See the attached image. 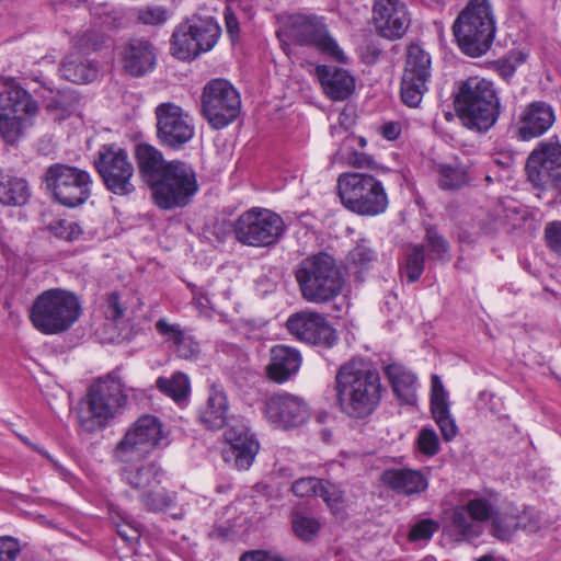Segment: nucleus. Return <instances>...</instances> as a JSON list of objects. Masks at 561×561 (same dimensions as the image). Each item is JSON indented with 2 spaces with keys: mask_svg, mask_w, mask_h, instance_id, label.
Wrapping results in <instances>:
<instances>
[{
  "mask_svg": "<svg viewBox=\"0 0 561 561\" xmlns=\"http://www.w3.org/2000/svg\"><path fill=\"white\" fill-rule=\"evenodd\" d=\"M291 33L295 44L316 48L321 55L340 64L348 62L337 42L330 35L325 23L317 15L299 16L293 25Z\"/></svg>",
  "mask_w": 561,
  "mask_h": 561,
  "instance_id": "18",
  "label": "nucleus"
},
{
  "mask_svg": "<svg viewBox=\"0 0 561 561\" xmlns=\"http://www.w3.org/2000/svg\"><path fill=\"white\" fill-rule=\"evenodd\" d=\"M300 352L291 346L277 344L270 351V363L265 371L270 380L284 383L295 376L301 366Z\"/></svg>",
  "mask_w": 561,
  "mask_h": 561,
  "instance_id": "30",
  "label": "nucleus"
},
{
  "mask_svg": "<svg viewBox=\"0 0 561 561\" xmlns=\"http://www.w3.org/2000/svg\"><path fill=\"white\" fill-rule=\"evenodd\" d=\"M286 328L298 340L322 350L332 348L339 341L336 330L318 312H296L287 319Z\"/></svg>",
  "mask_w": 561,
  "mask_h": 561,
  "instance_id": "19",
  "label": "nucleus"
},
{
  "mask_svg": "<svg viewBox=\"0 0 561 561\" xmlns=\"http://www.w3.org/2000/svg\"><path fill=\"white\" fill-rule=\"evenodd\" d=\"M380 482L398 495L413 496L428 488L427 477L417 469L389 468L380 474Z\"/></svg>",
  "mask_w": 561,
  "mask_h": 561,
  "instance_id": "26",
  "label": "nucleus"
},
{
  "mask_svg": "<svg viewBox=\"0 0 561 561\" xmlns=\"http://www.w3.org/2000/svg\"><path fill=\"white\" fill-rule=\"evenodd\" d=\"M556 122L554 110L545 101L529 103L517 126V137L523 141L538 138L546 134Z\"/></svg>",
  "mask_w": 561,
  "mask_h": 561,
  "instance_id": "24",
  "label": "nucleus"
},
{
  "mask_svg": "<svg viewBox=\"0 0 561 561\" xmlns=\"http://www.w3.org/2000/svg\"><path fill=\"white\" fill-rule=\"evenodd\" d=\"M121 462L124 463L119 470L121 480L139 494L161 484L164 471L157 461L134 462V460H128Z\"/></svg>",
  "mask_w": 561,
  "mask_h": 561,
  "instance_id": "28",
  "label": "nucleus"
},
{
  "mask_svg": "<svg viewBox=\"0 0 561 561\" xmlns=\"http://www.w3.org/2000/svg\"><path fill=\"white\" fill-rule=\"evenodd\" d=\"M449 405L448 391L445 389L444 383L438 375H432L431 377V399L430 408H439Z\"/></svg>",
  "mask_w": 561,
  "mask_h": 561,
  "instance_id": "59",
  "label": "nucleus"
},
{
  "mask_svg": "<svg viewBox=\"0 0 561 561\" xmlns=\"http://www.w3.org/2000/svg\"><path fill=\"white\" fill-rule=\"evenodd\" d=\"M431 56L419 44H410L401 79L400 98L409 107H417L427 91L431 78Z\"/></svg>",
  "mask_w": 561,
  "mask_h": 561,
  "instance_id": "16",
  "label": "nucleus"
},
{
  "mask_svg": "<svg viewBox=\"0 0 561 561\" xmlns=\"http://www.w3.org/2000/svg\"><path fill=\"white\" fill-rule=\"evenodd\" d=\"M229 401L222 388L211 385L204 404L198 408L197 421L208 431H219L229 420Z\"/></svg>",
  "mask_w": 561,
  "mask_h": 561,
  "instance_id": "27",
  "label": "nucleus"
},
{
  "mask_svg": "<svg viewBox=\"0 0 561 561\" xmlns=\"http://www.w3.org/2000/svg\"><path fill=\"white\" fill-rule=\"evenodd\" d=\"M221 35L216 18L194 14L179 23L170 38V54L178 60L192 61L210 51Z\"/></svg>",
  "mask_w": 561,
  "mask_h": 561,
  "instance_id": "8",
  "label": "nucleus"
},
{
  "mask_svg": "<svg viewBox=\"0 0 561 561\" xmlns=\"http://www.w3.org/2000/svg\"><path fill=\"white\" fill-rule=\"evenodd\" d=\"M57 95L60 99V103L62 105V113H66L67 115L72 114L80 105L81 95L76 90H58Z\"/></svg>",
  "mask_w": 561,
  "mask_h": 561,
  "instance_id": "63",
  "label": "nucleus"
},
{
  "mask_svg": "<svg viewBox=\"0 0 561 561\" xmlns=\"http://www.w3.org/2000/svg\"><path fill=\"white\" fill-rule=\"evenodd\" d=\"M199 191L197 172L185 160H170L161 176L150 188L153 204L161 210L188 206Z\"/></svg>",
  "mask_w": 561,
  "mask_h": 561,
  "instance_id": "7",
  "label": "nucleus"
},
{
  "mask_svg": "<svg viewBox=\"0 0 561 561\" xmlns=\"http://www.w3.org/2000/svg\"><path fill=\"white\" fill-rule=\"evenodd\" d=\"M125 391L127 389L113 374L95 380L88 389V408L91 417L82 421L85 430L93 432L105 427L116 411L125 405L127 400ZM128 391L137 392L135 388H128ZM135 397L137 398L136 394Z\"/></svg>",
  "mask_w": 561,
  "mask_h": 561,
  "instance_id": "13",
  "label": "nucleus"
},
{
  "mask_svg": "<svg viewBox=\"0 0 561 561\" xmlns=\"http://www.w3.org/2000/svg\"><path fill=\"white\" fill-rule=\"evenodd\" d=\"M173 347L176 355L184 359L196 358L201 352L199 343L193 335L187 333H185L181 341H179Z\"/></svg>",
  "mask_w": 561,
  "mask_h": 561,
  "instance_id": "58",
  "label": "nucleus"
},
{
  "mask_svg": "<svg viewBox=\"0 0 561 561\" xmlns=\"http://www.w3.org/2000/svg\"><path fill=\"white\" fill-rule=\"evenodd\" d=\"M466 512L469 514L470 518L477 522L478 524L491 520L494 513L496 512V507L485 497H473L470 499L465 505Z\"/></svg>",
  "mask_w": 561,
  "mask_h": 561,
  "instance_id": "49",
  "label": "nucleus"
},
{
  "mask_svg": "<svg viewBox=\"0 0 561 561\" xmlns=\"http://www.w3.org/2000/svg\"><path fill=\"white\" fill-rule=\"evenodd\" d=\"M93 165L105 190L119 197L136 192L135 168L126 148L116 142L103 144L94 156Z\"/></svg>",
  "mask_w": 561,
  "mask_h": 561,
  "instance_id": "10",
  "label": "nucleus"
},
{
  "mask_svg": "<svg viewBox=\"0 0 561 561\" xmlns=\"http://www.w3.org/2000/svg\"><path fill=\"white\" fill-rule=\"evenodd\" d=\"M496 30L490 0H469L451 25L457 47L470 58L482 57L492 48Z\"/></svg>",
  "mask_w": 561,
  "mask_h": 561,
  "instance_id": "3",
  "label": "nucleus"
},
{
  "mask_svg": "<svg viewBox=\"0 0 561 561\" xmlns=\"http://www.w3.org/2000/svg\"><path fill=\"white\" fill-rule=\"evenodd\" d=\"M472 163H438L436 165L437 185L442 191L458 192L466 186L471 185Z\"/></svg>",
  "mask_w": 561,
  "mask_h": 561,
  "instance_id": "34",
  "label": "nucleus"
},
{
  "mask_svg": "<svg viewBox=\"0 0 561 561\" xmlns=\"http://www.w3.org/2000/svg\"><path fill=\"white\" fill-rule=\"evenodd\" d=\"M314 75L325 96L333 102L346 101L355 93L356 79L345 68L318 65Z\"/></svg>",
  "mask_w": 561,
  "mask_h": 561,
  "instance_id": "23",
  "label": "nucleus"
},
{
  "mask_svg": "<svg viewBox=\"0 0 561 561\" xmlns=\"http://www.w3.org/2000/svg\"><path fill=\"white\" fill-rule=\"evenodd\" d=\"M350 165L358 169H370L377 170L379 168L378 163L374 160V158L364 152L353 151L348 157Z\"/></svg>",
  "mask_w": 561,
  "mask_h": 561,
  "instance_id": "64",
  "label": "nucleus"
},
{
  "mask_svg": "<svg viewBox=\"0 0 561 561\" xmlns=\"http://www.w3.org/2000/svg\"><path fill=\"white\" fill-rule=\"evenodd\" d=\"M240 112V94L228 80L217 78L206 83L202 94V113L213 129L227 127L239 117Z\"/></svg>",
  "mask_w": 561,
  "mask_h": 561,
  "instance_id": "14",
  "label": "nucleus"
},
{
  "mask_svg": "<svg viewBox=\"0 0 561 561\" xmlns=\"http://www.w3.org/2000/svg\"><path fill=\"white\" fill-rule=\"evenodd\" d=\"M295 278L301 297L317 305L333 301L342 294L345 285L336 260L325 251L302 259L295 270Z\"/></svg>",
  "mask_w": 561,
  "mask_h": 561,
  "instance_id": "4",
  "label": "nucleus"
},
{
  "mask_svg": "<svg viewBox=\"0 0 561 561\" xmlns=\"http://www.w3.org/2000/svg\"><path fill=\"white\" fill-rule=\"evenodd\" d=\"M156 330L168 343H171L172 346L181 341L183 335L186 333L180 324H171L164 318H161L156 322Z\"/></svg>",
  "mask_w": 561,
  "mask_h": 561,
  "instance_id": "57",
  "label": "nucleus"
},
{
  "mask_svg": "<svg viewBox=\"0 0 561 561\" xmlns=\"http://www.w3.org/2000/svg\"><path fill=\"white\" fill-rule=\"evenodd\" d=\"M527 55L523 51H511L492 62L493 70L506 82L515 75L517 67L524 64Z\"/></svg>",
  "mask_w": 561,
  "mask_h": 561,
  "instance_id": "46",
  "label": "nucleus"
},
{
  "mask_svg": "<svg viewBox=\"0 0 561 561\" xmlns=\"http://www.w3.org/2000/svg\"><path fill=\"white\" fill-rule=\"evenodd\" d=\"M154 114L156 136L164 149L180 151L194 137V126L180 105L172 102L161 103L156 107Z\"/></svg>",
  "mask_w": 561,
  "mask_h": 561,
  "instance_id": "17",
  "label": "nucleus"
},
{
  "mask_svg": "<svg viewBox=\"0 0 561 561\" xmlns=\"http://www.w3.org/2000/svg\"><path fill=\"white\" fill-rule=\"evenodd\" d=\"M316 496H320L334 514L343 508L344 491L330 480L321 479V485H318Z\"/></svg>",
  "mask_w": 561,
  "mask_h": 561,
  "instance_id": "47",
  "label": "nucleus"
},
{
  "mask_svg": "<svg viewBox=\"0 0 561 561\" xmlns=\"http://www.w3.org/2000/svg\"><path fill=\"white\" fill-rule=\"evenodd\" d=\"M318 485H321V479L317 477H307L296 480L291 484V492L299 497L316 495Z\"/></svg>",
  "mask_w": 561,
  "mask_h": 561,
  "instance_id": "61",
  "label": "nucleus"
},
{
  "mask_svg": "<svg viewBox=\"0 0 561 561\" xmlns=\"http://www.w3.org/2000/svg\"><path fill=\"white\" fill-rule=\"evenodd\" d=\"M451 99L455 113L446 112L445 119L450 122L457 116L465 128L477 134L493 128L503 111L494 82L484 77L456 80Z\"/></svg>",
  "mask_w": 561,
  "mask_h": 561,
  "instance_id": "2",
  "label": "nucleus"
},
{
  "mask_svg": "<svg viewBox=\"0 0 561 561\" xmlns=\"http://www.w3.org/2000/svg\"><path fill=\"white\" fill-rule=\"evenodd\" d=\"M547 248L561 259V220L548 222L543 230Z\"/></svg>",
  "mask_w": 561,
  "mask_h": 561,
  "instance_id": "55",
  "label": "nucleus"
},
{
  "mask_svg": "<svg viewBox=\"0 0 561 561\" xmlns=\"http://www.w3.org/2000/svg\"><path fill=\"white\" fill-rule=\"evenodd\" d=\"M61 77L76 84H85L98 78V65L80 53L67 55L59 67Z\"/></svg>",
  "mask_w": 561,
  "mask_h": 561,
  "instance_id": "35",
  "label": "nucleus"
},
{
  "mask_svg": "<svg viewBox=\"0 0 561 561\" xmlns=\"http://www.w3.org/2000/svg\"><path fill=\"white\" fill-rule=\"evenodd\" d=\"M386 392L379 370L359 357L342 364L336 371L334 386L325 391L327 396L334 398L341 412L356 420L370 416Z\"/></svg>",
  "mask_w": 561,
  "mask_h": 561,
  "instance_id": "1",
  "label": "nucleus"
},
{
  "mask_svg": "<svg viewBox=\"0 0 561 561\" xmlns=\"http://www.w3.org/2000/svg\"><path fill=\"white\" fill-rule=\"evenodd\" d=\"M102 45L95 31L87 30L73 38V46L80 53L96 51Z\"/></svg>",
  "mask_w": 561,
  "mask_h": 561,
  "instance_id": "56",
  "label": "nucleus"
},
{
  "mask_svg": "<svg viewBox=\"0 0 561 561\" xmlns=\"http://www.w3.org/2000/svg\"><path fill=\"white\" fill-rule=\"evenodd\" d=\"M445 531L457 543H472L483 534V527L470 518L465 507L457 505L450 510Z\"/></svg>",
  "mask_w": 561,
  "mask_h": 561,
  "instance_id": "33",
  "label": "nucleus"
},
{
  "mask_svg": "<svg viewBox=\"0 0 561 561\" xmlns=\"http://www.w3.org/2000/svg\"><path fill=\"white\" fill-rule=\"evenodd\" d=\"M382 371L399 404L415 405L417 376L400 362L385 364Z\"/></svg>",
  "mask_w": 561,
  "mask_h": 561,
  "instance_id": "29",
  "label": "nucleus"
},
{
  "mask_svg": "<svg viewBox=\"0 0 561 561\" xmlns=\"http://www.w3.org/2000/svg\"><path fill=\"white\" fill-rule=\"evenodd\" d=\"M46 229L51 233L55 238L66 241L68 243H73L81 239L84 231L79 222L69 221L64 218H56L51 220Z\"/></svg>",
  "mask_w": 561,
  "mask_h": 561,
  "instance_id": "44",
  "label": "nucleus"
},
{
  "mask_svg": "<svg viewBox=\"0 0 561 561\" xmlns=\"http://www.w3.org/2000/svg\"><path fill=\"white\" fill-rule=\"evenodd\" d=\"M417 447L421 454L433 457L439 450V439L433 428L424 427L417 437Z\"/></svg>",
  "mask_w": 561,
  "mask_h": 561,
  "instance_id": "54",
  "label": "nucleus"
},
{
  "mask_svg": "<svg viewBox=\"0 0 561 561\" xmlns=\"http://www.w3.org/2000/svg\"><path fill=\"white\" fill-rule=\"evenodd\" d=\"M81 309V302L75 293L50 288L35 297L28 319L38 332L56 335L68 331L79 320Z\"/></svg>",
  "mask_w": 561,
  "mask_h": 561,
  "instance_id": "5",
  "label": "nucleus"
},
{
  "mask_svg": "<svg viewBox=\"0 0 561 561\" xmlns=\"http://www.w3.org/2000/svg\"><path fill=\"white\" fill-rule=\"evenodd\" d=\"M525 171L534 187L554 191L561 182V144L558 136L537 144L526 159Z\"/></svg>",
  "mask_w": 561,
  "mask_h": 561,
  "instance_id": "15",
  "label": "nucleus"
},
{
  "mask_svg": "<svg viewBox=\"0 0 561 561\" xmlns=\"http://www.w3.org/2000/svg\"><path fill=\"white\" fill-rule=\"evenodd\" d=\"M439 525L432 518H424L416 522L410 529L409 540L421 541L430 540L433 535L438 530Z\"/></svg>",
  "mask_w": 561,
  "mask_h": 561,
  "instance_id": "53",
  "label": "nucleus"
},
{
  "mask_svg": "<svg viewBox=\"0 0 561 561\" xmlns=\"http://www.w3.org/2000/svg\"><path fill=\"white\" fill-rule=\"evenodd\" d=\"M137 18L146 25H162L169 20V11L161 5H147L138 11Z\"/></svg>",
  "mask_w": 561,
  "mask_h": 561,
  "instance_id": "52",
  "label": "nucleus"
},
{
  "mask_svg": "<svg viewBox=\"0 0 561 561\" xmlns=\"http://www.w3.org/2000/svg\"><path fill=\"white\" fill-rule=\"evenodd\" d=\"M373 20L377 33L390 41L402 38L410 23L407 5L401 0H375Z\"/></svg>",
  "mask_w": 561,
  "mask_h": 561,
  "instance_id": "22",
  "label": "nucleus"
},
{
  "mask_svg": "<svg viewBox=\"0 0 561 561\" xmlns=\"http://www.w3.org/2000/svg\"><path fill=\"white\" fill-rule=\"evenodd\" d=\"M169 443L162 421L156 415L142 414L117 443L114 457L118 461L142 459L157 449H163Z\"/></svg>",
  "mask_w": 561,
  "mask_h": 561,
  "instance_id": "11",
  "label": "nucleus"
},
{
  "mask_svg": "<svg viewBox=\"0 0 561 561\" xmlns=\"http://www.w3.org/2000/svg\"><path fill=\"white\" fill-rule=\"evenodd\" d=\"M516 516L518 529L529 534L538 533L548 525L542 513L531 506L525 507L523 512L516 514Z\"/></svg>",
  "mask_w": 561,
  "mask_h": 561,
  "instance_id": "51",
  "label": "nucleus"
},
{
  "mask_svg": "<svg viewBox=\"0 0 561 561\" xmlns=\"http://www.w3.org/2000/svg\"><path fill=\"white\" fill-rule=\"evenodd\" d=\"M157 389L170 397L179 407L184 408L191 394V382L186 374L175 371L171 377H159L156 380Z\"/></svg>",
  "mask_w": 561,
  "mask_h": 561,
  "instance_id": "37",
  "label": "nucleus"
},
{
  "mask_svg": "<svg viewBox=\"0 0 561 561\" xmlns=\"http://www.w3.org/2000/svg\"><path fill=\"white\" fill-rule=\"evenodd\" d=\"M425 250L428 252V259L447 263L450 261V244L448 240L439 232L438 228L434 225L425 227L424 234Z\"/></svg>",
  "mask_w": 561,
  "mask_h": 561,
  "instance_id": "41",
  "label": "nucleus"
},
{
  "mask_svg": "<svg viewBox=\"0 0 561 561\" xmlns=\"http://www.w3.org/2000/svg\"><path fill=\"white\" fill-rule=\"evenodd\" d=\"M263 413L276 428L299 427L309 419L306 401L288 392L274 393L264 401Z\"/></svg>",
  "mask_w": 561,
  "mask_h": 561,
  "instance_id": "20",
  "label": "nucleus"
},
{
  "mask_svg": "<svg viewBox=\"0 0 561 561\" xmlns=\"http://www.w3.org/2000/svg\"><path fill=\"white\" fill-rule=\"evenodd\" d=\"M291 528L295 536L304 542L313 541L321 529L319 520L314 517L296 513L291 518Z\"/></svg>",
  "mask_w": 561,
  "mask_h": 561,
  "instance_id": "45",
  "label": "nucleus"
},
{
  "mask_svg": "<svg viewBox=\"0 0 561 561\" xmlns=\"http://www.w3.org/2000/svg\"><path fill=\"white\" fill-rule=\"evenodd\" d=\"M38 111L36 100L14 80L0 84V113L5 115H35Z\"/></svg>",
  "mask_w": 561,
  "mask_h": 561,
  "instance_id": "32",
  "label": "nucleus"
},
{
  "mask_svg": "<svg viewBox=\"0 0 561 561\" xmlns=\"http://www.w3.org/2000/svg\"><path fill=\"white\" fill-rule=\"evenodd\" d=\"M370 241L366 238H360L356 241V245L348 252L346 260L350 267L356 274L370 270L373 263L377 261V252L370 247Z\"/></svg>",
  "mask_w": 561,
  "mask_h": 561,
  "instance_id": "40",
  "label": "nucleus"
},
{
  "mask_svg": "<svg viewBox=\"0 0 561 561\" xmlns=\"http://www.w3.org/2000/svg\"><path fill=\"white\" fill-rule=\"evenodd\" d=\"M224 20L227 36L232 45L237 44L240 39V23L231 7L227 5L224 10Z\"/></svg>",
  "mask_w": 561,
  "mask_h": 561,
  "instance_id": "62",
  "label": "nucleus"
},
{
  "mask_svg": "<svg viewBox=\"0 0 561 561\" xmlns=\"http://www.w3.org/2000/svg\"><path fill=\"white\" fill-rule=\"evenodd\" d=\"M31 197L27 181L0 170V203L4 206H23Z\"/></svg>",
  "mask_w": 561,
  "mask_h": 561,
  "instance_id": "36",
  "label": "nucleus"
},
{
  "mask_svg": "<svg viewBox=\"0 0 561 561\" xmlns=\"http://www.w3.org/2000/svg\"><path fill=\"white\" fill-rule=\"evenodd\" d=\"M122 55L124 70L131 77H144L156 68V48L146 38H130L123 47Z\"/></svg>",
  "mask_w": 561,
  "mask_h": 561,
  "instance_id": "25",
  "label": "nucleus"
},
{
  "mask_svg": "<svg viewBox=\"0 0 561 561\" xmlns=\"http://www.w3.org/2000/svg\"><path fill=\"white\" fill-rule=\"evenodd\" d=\"M0 135L5 144H16L23 137V116L0 113Z\"/></svg>",
  "mask_w": 561,
  "mask_h": 561,
  "instance_id": "48",
  "label": "nucleus"
},
{
  "mask_svg": "<svg viewBox=\"0 0 561 561\" xmlns=\"http://www.w3.org/2000/svg\"><path fill=\"white\" fill-rule=\"evenodd\" d=\"M425 270V245L421 243L412 244L400 264L399 273L402 279L408 284L417 282Z\"/></svg>",
  "mask_w": 561,
  "mask_h": 561,
  "instance_id": "38",
  "label": "nucleus"
},
{
  "mask_svg": "<svg viewBox=\"0 0 561 561\" xmlns=\"http://www.w3.org/2000/svg\"><path fill=\"white\" fill-rule=\"evenodd\" d=\"M431 413L440 430L443 438L446 442L454 439L458 433V426L455 419L450 414V407L444 405L439 408H433Z\"/></svg>",
  "mask_w": 561,
  "mask_h": 561,
  "instance_id": "50",
  "label": "nucleus"
},
{
  "mask_svg": "<svg viewBox=\"0 0 561 561\" xmlns=\"http://www.w3.org/2000/svg\"><path fill=\"white\" fill-rule=\"evenodd\" d=\"M336 190L343 207L357 216L381 215L389 205L382 182L365 172L341 173Z\"/></svg>",
  "mask_w": 561,
  "mask_h": 561,
  "instance_id": "6",
  "label": "nucleus"
},
{
  "mask_svg": "<svg viewBox=\"0 0 561 561\" xmlns=\"http://www.w3.org/2000/svg\"><path fill=\"white\" fill-rule=\"evenodd\" d=\"M138 175L150 190L159 180L170 160H165L162 151L151 144L141 141L134 147Z\"/></svg>",
  "mask_w": 561,
  "mask_h": 561,
  "instance_id": "31",
  "label": "nucleus"
},
{
  "mask_svg": "<svg viewBox=\"0 0 561 561\" xmlns=\"http://www.w3.org/2000/svg\"><path fill=\"white\" fill-rule=\"evenodd\" d=\"M516 530H518L516 514L502 513L496 510L491 519L490 534L501 541H508Z\"/></svg>",
  "mask_w": 561,
  "mask_h": 561,
  "instance_id": "43",
  "label": "nucleus"
},
{
  "mask_svg": "<svg viewBox=\"0 0 561 561\" xmlns=\"http://www.w3.org/2000/svg\"><path fill=\"white\" fill-rule=\"evenodd\" d=\"M232 231L241 244L264 248L279 242L286 231V225L277 213L263 207H252L237 218L232 224Z\"/></svg>",
  "mask_w": 561,
  "mask_h": 561,
  "instance_id": "12",
  "label": "nucleus"
},
{
  "mask_svg": "<svg viewBox=\"0 0 561 561\" xmlns=\"http://www.w3.org/2000/svg\"><path fill=\"white\" fill-rule=\"evenodd\" d=\"M477 409L483 410L488 409L490 413L495 416L496 421L505 427L513 426L516 432V425L511 423L510 415L505 412V407L502 398L497 397L495 393L489 390H482L478 393L477 398Z\"/></svg>",
  "mask_w": 561,
  "mask_h": 561,
  "instance_id": "42",
  "label": "nucleus"
},
{
  "mask_svg": "<svg viewBox=\"0 0 561 561\" xmlns=\"http://www.w3.org/2000/svg\"><path fill=\"white\" fill-rule=\"evenodd\" d=\"M228 447L222 450V458L238 470H248L260 450L255 435L244 424H237L224 433Z\"/></svg>",
  "mask_w": 561,
  "mask_h": 561,
  "instance_id": "21",
  "label": "nucleus"
},
{
  "mask_svg": "<svg viewBox=\"0 0 561 561\" xmlns=\"http://www.w3.org/2000/svg\"><path fill=\"white\" fill-rule=\"evenodd\" d=\"M139 502L142 508L149 513H164L178 504V494L167 489H148L139 494Z\"/></svg>",
  "mask_w": 561,
  "mask_h": 561,
  "instance_id": "39",
  "label": "nucleus"
},
{
  "mask_svg": "<svg viewBox=\"0 0 561 561\" xmlns=\"http://www.w3.org/2000/svg\"><path fill=\"white\" fill-rule=\"evenodd\" d=\"M43 183L51 198L67 208L82 206L92 194L91 174L76 165L56 162L46 168Z\"/></svg>",
  "mask_w": 561,
  "mask_h": 561,
  "instance_id": "9",
  "label": "nucleus"
},
{
  "mask_svg": "<svg viewBox=\"0 0 561 561\" xmlns=\"http://www.w3.org/2000/svg\"><path fill=\"white\" fill-rule=\"evenodd\" d=\"M21 552L20 540L13 536H0V561H15Z\"/></svg>",
  "mask_w": 561,
  "mask_h": 561,
  "instance_id": "60",
  "label": "nucleus"
}]
</instances>
